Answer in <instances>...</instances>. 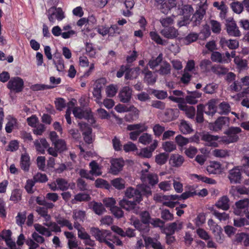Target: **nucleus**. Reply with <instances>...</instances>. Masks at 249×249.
I'll return each mask as SVG.
<instances>
[{
	"mask_svg": "<svg viewBox=\"0 0 249 249\" xmlns=\"http://www.w3.org/2000/svg\"><path fill=\"white\" fill-rule=\"evenodd\" d=\"M90 232L97 240L100 242H105L111 249H114V244L117 246L122 245V241L108 231L100 230L98 228L93 227L91 228Z\"/></svg>",
	"mask_w": 249,
	"mask_h": 249,
	"instance_id": "1",
	"label": "nucleus"
},
{
	"mask_svg": "<svg viewBox=\"0 0 249 249\" xmlns=\"http://www.w3.org/2000/svg\"><path fill=\"white\" fill-rule=\"evenodd\" d=\"M46 14L52 24H54L56 20L61 21L66 18L65 12L61 7L52 6L46 11Z\"/></svg>",
	"mask_w": 249,
	"mask_h": 249,
	"instance_id": "2",
	"label": "nucleus"
},
{
	"mask_svg": "<svg viewBox=\"0 0 249 249\" xmlns=\"http://www.w3.org/2000/svg\"><path fill=\"white\" fill-rule=\"evenodd\" d=\"M241 131L238 127H231L225 132L226 135L220 138V141L227 144L234 142L238 140V134Z\"/></svg>",
	"mask_w": 249,
	"mask_h": 249,
	"instance_id": "3",
	"label": "nucleus"
},
{
	"mask_svg": "<svg viewBox=\"0 0 249 249\" xmlns=\"http://www.w3.org/2000/svg\"><path fill=\"white\" fill-rule=\"evenodd\" d=\"M233 213L235 215H245L249 219V199L240 200L235 203Z\"/></svg>",
	"mask_w": 249,
	"mask_h": 249,
	"instance_id": "4",
	"label": "nucleus"
},
{
	"mask_svg": "<svg viewBox=\"0 0 249 249\" xmlns=\"http://www.w3.org/2000/svg\"><path fill=\"white\" fill-rule=\"evenodd\" d=\"M71 111H72L74 116L76 118H85L90 123L94 122L92 112L90 110H84L80 107H75Z\"/></svg>",
	"mask_w": 249,
	"mask_h": 249,
	"instance_id": "5",
	"label": "nucleus"
},
{
	"mask_svg": "<svg viewBox=\"0 0 249 249\" xmlns=\"http://www.w3.org/2000/svg\"><path fill=\"white\" fill-rule=\"evenodd\" d=\"M225 24L227 32L229 36L236 37L241 36L238 27L232 18H230L226 19Z\"/></svg>",
	"mask_w": 249,
	"mask_h": 249,
	"instance_id": "6",
	"label": "nucleus"
},
{
	"mask_svg": "<svg viewBox=\"0 0 249 249\" xmlns=\"http://www.w3.org/2000/svg\"><path fill=\"white\" fill-rule=\"evenodd\" d=\"M24 82L19 77L12 78L7 84V88L16 92L21 91L23 88Z\"/></svg>",
	"mask_w": 249,
	"mask_h": 249,
	"instance_id": "7",
	"label": "nucleus"
},
{
	"mask_svg": "<svg viewBox=\"0 0 249 249\" xmlns=\"http://www.w3.org/2000/svg\"><path fill=\"white\" fill-rule=\"evenodd\" d=\"M182 14L185 15L182 19L178 22V26L180 27L186 26L190 23V17L191 14L193 12V8L190 5H184L182 9Z\"/></svg>",
	"mask_w": 249,
	"mask_h": 249,
	"instance_id": "8",
	"label": "nucleus"
},
{
	"mask_svg": "<svg viewBox=\"0 0 249 249\" xmlns=\"http://www.w3.org/2000/svg\"><path fill=\"white\" fill-rule=\"evenodd\" d=\"M139 68H136L135 69H129L126 66H122L120 68V70L117 72V77L118 78L122 77L124 73L125 72V78L126 79H130L133 78H135L137 75L132 76L131 74L137 73V71H139Z\"/></svg>",
	"mask_w": 249,
	"mask_h": 249,
	"instance_id": "9",
	"label": "nucleus"
},
{
	"mask_svg": "<svg viewBox=\"0 0 249 249\" xmlns=\"http://www.w3.org/2000/svg\"><path fill=\"white\" fill-rule=\"evenodd\" d=\"M158 144V141L156 140H154L153 143L149 147H145L141 149L137 153L138 155L142 158H150L152 156V152L157 148Z\"/></svg>",
	"mask_w": 249,
	"mask_h": 249,
	"instance_id": "10",
	"label": "nucleus"
},
{
	"mask_svg": "<svg viewBox=\"0 0 249 249\" xmlns=\"http://www.w3.org/2000/svg\"><path fill=\"white\" fill-rule=\"evenodd\" d=\"M208 224L214 233L215 239L218 242L221 243L223 240V235L222 234L221 228L220 226L215 224L214 221L210 219L208 221Z\"/></svg>",
	"mask_w": 249,
	"mask_h": 249,
	"instance_id": "11",
	"label": "nucleus"
},
{
	"mask_svg": "<svg viewBox=\"0 0 249 249\" xmlns=\"http://www.w3.org/2000/svg\"><path fill=\"white\" fill-rule=\"evenodd\" d=\"M12 232L10 230H3L0 235V240H4L10 249H17L16 245L11 239Z\"/></svg>",
	"mask_w": 249,
	"mask_h": 249,
	"instance_id": "12",
	"label": "nucleus"
},
{
	"mask_svg": "<svg viewBox=\"0 0 249 249\" xmlns=\"http://www.w3.org/2000/svg\"><path fill=\"white\" fill-rule=\"evenodd\" d=\"M184 161L183 156L179 154H172L170 157L169 163L172 167L178 168L182 165Z\"/></svg>",
	"mask_w": 249,
	"mask_h": 249,
	"instance_id": "13",
	"label": "nucleus"
},
{
	"mask_svg": "<svg viewBox=\"0 0 249 249\" xmlns=\"http://www.w3.org/2000/svg\"><path fill=\"white\" fill-rule=\"evenodd\" d=\"M160 33L165 38L170 39L176 38L179 35L178 30L173 26H170L162 29Z\"/></svg>",
	"mask_w": 249,
	"mask_h": 249,
	"instance_id": "14",
	"label": "nucleus"
},
{
	"mask_svg": "<svg viewBox=\"0 0 249 249\" xmlns=\"http://www.w3.org/2000/svg\"><path fill=\"white\" fill-rule=\"evenodd\" d=\"M228 178L232 183H238L241 179V170L239 167H235L229 171Z\"/></svg>",
	"mask_w": 249,
	"mask_h": 249,
	"instance_id": "15",
	"label": "nucleus"
},
{
	"mask_svg": "<svg viewBox=\"0 0 249 249\" xmlns=\"http://www.w3.org/2000/svg\"><path fill=\"white\" fill-rule=\"evenodd\" d=\"M110 172L113 175H117L122 169L124 164V160L122 158L113 159L110 161Z\"/></svg>",
	"mask_w": 249,
	"mask_h": 249,
	"instance_id": "16",
	"label": "nucleus"
},
{
	"mask_svg": "<svg viewBox=\"0 0 249 249\" xmlns=\"http://www.w3.org/2000/svg\"><path fill=\"white\" fill-rule=\"evenodd\" d=\"M131 96L132 89L127 86L123 87L119 94L120 101L125 103L128 102L130 100Z\"/></svg>",
	"mask_w": 249,
	"mask_h": 249,
	"instance_id": "17",
	"label": "nucleus"
},
{
	"mask_svg": "<svg viewBox=\"0 0 249 249\" xmlns=\"http://www.w3.org/2000/svg\"><path fill=\"white\" fill-rule=\"evenodd\" d=\"M143 239L146 248L151 246L154 249H165L160 242L156 238L150 237H144Z\"/></svg>",
	"mask_w": 249,
	"mask_h": 249,
	"instance_id": "18",
	"label": "nucleus"
},
{
	"mask_svg": "<svg viewBox=\"0 0 249 249\" xmlns=\"http://www.w3.org/2000/svg\"><path fill=\"white\" fill-rule=\"evenodd\" d=\"M229 119L227 117H219L213 124V129L215 131L220 130L225 126H228L229 124Z\"/></svg>",
	"mask_w": 249,
	"mask_h": 249,
	"instance_id": "19",
	"label": "nucleus"
},
{
	"mask_svg": "<svg viewBox=\"0 0 249 249\" xmlns=\"http://www.w3.org/2000/svg\"><path fill=\"white\" fill-rule=\"evenodd\" d=\"M125 195L128 198H133L137 203H140L142 200V194L138 192V189H134L132 187H129L126 190Z\"/></svg>",
	"mask_w": 249,
	"mask_h": 249,
	"instance_id": "20",
	"label": "nucleus"
},
{
	"mask_svg": "<svg viewBox=\"0 0 249 249\" xmlns=\"http://www.w3.org/2000/svg\"><path fill=\"white\" fill-rule=\"evenodd\" d=\"M207 171L210 174H219L223 171L221 164L217 161H212L207 167Z\"/></svg>",
	"mask_w": 249,
	"mask_h": 249,
	"instance_id": "21",
	"label": "nucleus"
},
{
	"mask_svg": "<svg viewBox=\"0 0 249 249\" xmlns=\"http://www.w3.org/2000/svg\"><path fill=\"white\" fill-rule=\"evenodd\" d=\"M202 140L207 142L209 146L217 147L218 145L217 141L219 137L217 136L212 135L208 133H204L202 136Z\"/></svg>",
	"mask_w": 249,
	"mask_h": 249,
	"instance_id": "22",
	"label": "nucleus"
},
{
	"mask_svg": "<svg viewBox=\"0 0 249 249\" xmlns=\"http://www.w3.org/2000/svg\"><path fill=\"white\" fill-rule=\"evenodd\" d=\"M206 7H200V9L197 10L193 15L192 20L194 26H197L200 24L205 14V9Z\"/></svg>",
	"mask_w": 249,
	"mask_h": 249,
	"instance_id": "23",
	"label": "nucleus"
},
{
	"mask_svg": "<svg viewBox=\"0 0 249 249\" xmlns=\"http://www.w3.org/2000/svg\"><path fill=\"white\" fill-rule=\"evenodd\" d=\"M139 203L136 201H129L125 198L123 199L119 202L120 206L127 211L134 210V212L137 213V211L135 210L136 205Z\"/></svg>",
	"mask_w": 249,
	"mask_h": 249,
	"instance_id": "24",
	"label": "nucleus"
},
{
	"mask_svg": "<svg viewBox=\"0 0 249 249\" xmlns=\"http://www.w3.org/2000/svg\"><path fill=\"white\" fill-rule=\"evenodd\" d=\"M189 178L195 181H201L207 184H214L216 183L215 181L211 178H208L202 175H198L195 174H191L189 175Z\"/></svg>",
	"mask_w": 249,
	"mask_h": 249,
	"instance_id": "25",
	"label": "nucleus"
},
{
	"mask_svg": "<svg viewBox=\"0 0 249 249\" xmlns=\"http://www.w3.org/2000/svg\"><path fill=\"white\" fill-rule=\"evenodd\" d=\"M34 145L36 151L40 154H44L45 149L49 146L48 142L43 138L36 140L34 142Z\"/></svg>",
	"mask_w": 249,
	"mask_h": 249,
	"instance_id": "26",
	"label": "nucleus"
},
{
	"mask_svg": "<svg viewBox=\"0 0 249 249\" xmlns=\"http://www.w3.org/2000/svg\"><path fill=\"white\" fill-rule=\"evenodd\" d=\"M178 108L185 112L186 116L191 119L194 118L196 114L195 108L192 106H189L185 104L178 105Z\"/></svg>",
	"mask_w": 249,
	"mask_h": 249,
	"instance_id": "27",
	"label": "nucleus"
},
{
	"mask_svg": "<svg viewBox=\"0 0 249 249\" xmlns=\"http://www.w3.org/2000/svg\"><path fill=\"white\" fill-rule=\"evenodd\" d=\"M182 222L177 221L170 224L164 229V233L173 234L176 231L180 230L182 228Z\"/></svg>",
	"mask_w": 249,
	"mask_h": 249,
	"instance_id": "28",
	"label": "nucleus"
},
{
	"mask_svg": "<svg viewBox=\"0 0 249 249\" xmlns=\"http://www.w3.org/2000/svg\"><path fill=\"white\" fill-rule=\"evenodd\" d=\"M160 4V11L164 14H167L169 10L176 6V3L175 0H168L167 1H164Z\"/></svg>",
	"mask_w": 249,
	"mask_h": 249,
	"instance_id": "29",
	"label": "nucleus"
},
{
	"mask_svg": "<svg viewBox=\"0 0 249 249\" xmlns=\"http://www.w3.org/2000/svg\"><path fill=\"white\" fill-rule=\"evenodd\" d=\"M220 43L222 47L227 46L230 49H235L239 46V42L236 39L227 40L224 38L221 39Z\"/></svg>",
	"mask_w": 249,
	"mask_h": 249,
	"instance_id": "30",
	"label": "nucleus"
},
{
	"mask_svg": "<svg viewBox=\"0 0 249 249\" xmlns=\"http://www.w3.org/2000/svg\"><path fill=\"white\" fill-rule=\"evenodd\" d=\"M34 228L36 232L46 237H50L52 235L51 231L49 229L45 227V226L38 224L36 223L34 225Z\"/></svg>",
	"mask_w": 249,
	"mask_h": 249,
	"instance_id": "31",
	"label": "nucleus"
},
{
	"mask_svg": "<svg viewBox=\"0 0 249 249\" xmlns=\"http://www.w3.org/2000/svg\"><path fill=\"white\" fill-rule=\"evenodd\" d=\"M142 73L144 74V81L147 84L153 85L156 82L157 77L154 76L152 72L147 68L144 69Z\"/></svg>",
	"mask_w": 249,
	"mask_h": 249,
	"instance_id": "32",
	"label": "nucleus"
},
{
	"mask_svg": "<svg viewBox=\"0 0 249 249\" xmlns=\"http://www.w3.org/2000/svg\"><path fill=\"white\" fill-rule=\"evenodd\" d=\"M148 127L144 123H140L137 124H129L127 125V129L128 130H135L140 134L146 131Z\"/></svg>",
	"mask_w": 249,
	"mask_h": 249,
	"instance_id": "33",
	"label": "nucleus"
},
{
	"mask_svg": "<svg viewBox=\"0 0 249 249\" xmlns=\"http://www.w3.org/2000/svg\"><path fill=\"white\" fill-rule=\"evenodd\" d=\"M216 103L214 100L210 101L208 104L204 106L205 113L209 116H213L216 112Z\"/></svg>",
	"mask_w": 249,
	"mask_h": 249,
	"instance_id": "34",
	"label": "nucleus"
},
{
	"mask_svg": "<svg viewBox=\"0 0 249 249\" xmlns=\"http://www.w3.org/2000/svg\"><path fill=\"white\" fill-rule=\"evenodd\" d=\"M178 109L171 108L167 109L165 112L164 119L166 122H169L175 119L178 117Z\"/></svg>",
	"mask_w": 249,
	"mask_h": 249,
	"instance_id": "35",
	"label": "nucleus"
},
{
	"mask_svg": "<svg viewBox=\"0 0 249 249\" xmlns=\"http://www.w3.org/2000/svg\"><path fill=\"white\" fill-rule=\"evenodd\" d=\"M216 206L223 210H227L230 207L229 199L226 196L221 197L216 203Z\"/></svg>",
	"mask_w": 249,
	"mask_h": 249,
	"instance_id": "36",
	"label": "nucleus"
},
{
	"mask_svg": "<svg viewBox=\"0 0 249 249\" xmlns=\"http://www.w3.org/2000/svg\"><path fill=\"white\" fill-rule=\"evenodd\" d=\"M30 165V159L29 156L27 154L21 155L20 158V166L24 171H28Z\"/></svg>",
	"mask_w": 249,
	"mask_h": 249,
	"instance_id": "37",
	"label": "nucleus"
},
{
	"mask_svg": "<svg viewBox=\"0 0 249 249\" xmlns=\"http://www.w3.org/2000/svg\"><path fill=\"white\" fill-rule=\"evenodd\" d=\"M175 16L172 15L170 17H162L160 19V22L162 26L165 28L172 26L175 21Z\"/></svg>",
	"mask_w": 249,
	"mask_h": 249,
	"instance_id": "38",
	"label": "nucleus"
},
{
	"mask_svg": "<svg viewBox=\"0 0 249 249\" xmlns=\"http://www.w3.org/2000/svg\"><path fill=\"white\" fill-rule=\"evenodd\" d=\"M235 242L242 243L245 246H249V234L243 232L237 233L235 236Z\"/></svg>",
	"mask_w": 249,
	"mask_h": 249,
	"instance_id": "39",
	"label": "nucleus"
},
{
	"mask_svg": "<svg viewBox=\"0 0 249 249\" xmlns=\"http://www.w3.org/2000/svg\"><path fill=\"white\" fill-rule=\"evenodd\" d=\"M179 128L183 134H190L193 131L191 125L184 120H181L179 125Z\"/></svg>",
	"mask_w": 249,
	"mask_h": 249,
	"instance_id": "40",
	"label": "nucleus"
},
{
	"mask_svg": "<svg viewBox=\"0 0 249 249\" xmlns=\"http://www.w3.org/2000/svg\"><path fill=\"white\" fill-rule=\"evenodd\" d=\"M211 60L215 62L225 63L227 60L225 59L224 54H221L218 52H213L211 56Z\"/></svg>",
	"mask_w": 249,
	"mask_h": 249,
	"instance_id": "41",
	"label": "nucleus"
},
{
	"mask_svg": "<svg viewBox=\"0 0 249 249\" xmlns=\"http://www.w3.org/2000/svg\"><path fill=\"white\" fill-rule=\"evenodd\" d=\"M125 182L122 178H118L111 181V184L115 188L118 190H122L125 188Z\"/></svg>",
	"mask_w": 249,
	"mask_h": 249,
	"instance_id": "42",
	"label": "nucleus"
},
{
	"mask_svg": "<svg viewBox=\"0 0 249 249\" xmlns=\"http://www.w3.org/2000/svg\"><path fill=\"white\" fill-rule=\"evenodd\" d=\"M90 172L92 176H98L101 175V168L98 163L94 160L92 161L89 163Z\"/></svg>",
	"mask_w": 249,
	"mask_h": 249,
	"instance_id": "43",
	"label": "nucleus"
},
{
	"mask_svg": "<svg viewBox=\"0 0 249 249\" xmlns=\"http://www.w3.org/2000/svg\"><path fill=\"white\" fill-rule=\"evenodd\" d=\"M151 39L158 44L165 45L166 41L163 39L156 31H151L149 33Z\"/></svg>",
	"mask_w": 249,
	"mask_h": 249,
	"instance_id": "44",
	"label": "nucleus"
},
{
	"mask_svg": "<svg viewBox=\"0 0 249 249\" xmlns=\"http://www.w3.org/2000/svg\"><path fill=\"white\" fill-rule=\"evenodd\" d=\"M72 217L75 220L74 222H83L86 217L85 212L81 210H75L73 211Z\"/></svg>",
	"mask_w": 249,
	"mask_h": 249,
	"instance_id": "45",
	"label": "nucleus"
},
{
	"mask_svg": "<svg viewBox=\"0 0 249 249\" xmlns=\"http://www.w3.org/2000/svg\"><path fill=\"white\" fill-rule=\"evenodd\" d=\"M159 73L162 75H168L171 72V66L167 62H163L158 70Z\"/></svg>",
	"mask_w": 249,
	"mask_h": 249,
	"instance_id": "46",
	"label": "nucleus"
},
{
	"mask_svg": "<svg viewBox=\"0 0 249 249\" xmlns=\"http://www.w3.org/2000/svg\"><path fill=\"white\" fill-rule=\"evenodd\" d=\"M198 36L197 34L192 33L188 35L185 37L181 38L182 42L185 45H189L197 40Z\"/></svg>",
	"mask_w": 249,
	"mask_h": 249,
	"instance_id": "47",
	"label": "nucleus"
},
{
	"mask_svg": "<svg viewBox=\"0 0 249 249\" xmlns=\"http://www.w3.org/2000/svg\"><path fill=\"white\" fill-rule=\"evenodd\" d=\"M74 227L78 231V236L81 239H84L88 237L89 235L84 228L81 227L80 224L77 222L74 223Z\"/></svg>",
	"mask_w": 249,
	"mask_h": 249,
	"instance_id": "48",
	"label": "nucleus"
},
{
	"mask_svg": "<svg viewBox=\"0 0 249 249\" xmlns=\"http://www.w3.org/2000/svg\"><path fill=\"white\" fill-rule=\"evenodd\" d=\"M173 185L175 191L177 193H181L183 191V185L179 177L175 178L173 180Z\"/></svg>",
	"mask_w": 249,
	"mask_h": 249,
	"instance_id": "49",
	"label": "nucleus"
},
{
	"mask_svg": "<svg viewBox=\"0 0 249 249\" xmlns=\"http://www.w3.org/2000/svg\"><path fill=\"white\" fill-rule=\"evenodd\" d=\"M162 148L165 151L170 153L176 149L177 146L173 142L166 141L162 143Z\"/></svg>",
	"mask_w": 249,
	"mask_h": 249,
	"instance_id": "50",
	"label": "nucleus"
},
{
	"mask_svg": "<svg viewBox=\"0 0 249 249\" xmlns=\"http://www.w3.org/2000/svg\"><path fill=\"white\" fill-rule=\"evenodd\" d=\"M162 58V54L160 53L156 58H152L148 62V65L150 68L153 70L154 69L161 63Z\"/></svg>",
	"mask_w": 249,
	"mask_h": 249,
	"instance_id": "51",
	"label": "nucleus"
},
{
	"mask_svg": "<svg viewBox=\"0 0 249 249\" xmlns=\"http://www.w3.org/2000/svg\"><path fill=\"white\" fill-rule=\"evenodd\" d=\"M145 178L144 179H142L143 181H145L146 179L148 183L151 185H154L158 183L159 182L158 177L156 174L146 173Z\"/></svg>",
	"mask_w": 249,
	"mask_h": 249,
	"instance_id": "52",
	"label": "nucleus"
},
{
	"mask_svg": "<svg viewBox=\"0 0 249 249\" xmlns=\"http://www.w3.org/2000/svg\"><path fill=\"white\" fill-rule=\"evenodd\" d=\"M56 183L58 190L62 191L68 190L70 187L69 183L64 178H58L56 179Z\"/></svg>",
	"mask_w": 249,
	"mask_h": 249,
	"instance_id": "53",
	"label": "nucleus"
},
{
	"mask_svg": "<svg viewBox=\"0 0 249 249\" xmlns=\"http://www.w3.org/2000/svg\"><path fill=\"white\" fill-rule=\"evenodd\" d=\"M43 225L47 227L49 229L50 231H51V232H54L57 233L61 231L60 226H59L57 222H51L50 223H43Z\"/></svg>",
	"mask_w": 249,
	"mask_h": 249,
	"instance_id": "54",
	"label": "nucleus"
},
{
	"mask_svg": "<svg viewBox=\"0 0 249 249\" xmlns=\"http://www.w3.org/2000/svg\"><path fill=\"white\" fill-rule=\"evenodd\" d=\"M89 198L90 197L88 194L86 193H79L74 196V198L71 200V202L74 204L77 201H88Z\"/></svg>",
	"mask_w": 249,
	"mask_h": 249,
	"instance_id": "55",
	"label": "nucleus"
},
{
	"mask_svg": "<svg viewBox=\"0 0 249 249\" xmlns=\"http://www.w3.org/2000/svg\"><path fill=\"white\" fill-rule=\"evenodd\" d=\"M206 221V216L204 213H198L196 218L193 220L196 227L202 226Z\"/></svg>",
	"mask_w": 249,
	"mask_h": 249,
	"instance_id": "56",
	"label": "nucleus"
},
{
	"mask_svg": "<svg viewBox=\"0 0 249 249\" xmlns=\"http://www.w3.org/2000/svg\"><path fill=\"white\" fill-rule=\"evenodd\" d=\"M152 135L146 133H143L139 137V142L144 145H147L149 144L152 142Z\"/></svg>",
	"mask_w": 249,
	"mask_h": 249,
	"instance_id": "57",
	"label": "nucleus"
},
{
	"mask_svg": "<svg viewBox=\"0 0 249 249\" xmlns=\"http://www.w3.org/2000/svg\"><path fill=\"white\" fill-rule=\"evenodd\" d=\"M57 224L61 227H67L70 230L73 229V226L70 221L64 218L60 217L56 220Z\"/></svg>",
	"mask_w": 249,
	"mask_h": 249,
	"instance_id": "58",
	"label": "nucleus"
},
{
	"mask_svg": "<svg viewBox=\"0 0 249 249\" xmlns=\"http://www.w3.org/2000/svg\"><path fill=\"white\" fill-rule=\"evenodd\" d=\"M117 90V86L113 84L107 86L106 89L107 95L109 97H112L116 95Z\"/></svg>",
	"mask_w": 249,
	"mask_h": 249,
	"instance_id": "59",
	"label": "nucleus"
},
{
	"mask_svg": "<svg viewBox=\"0 0 249 249\" xmlns=\"http://www.w3.org/2000/svg\"><path fill=\"white\" fill-rule=\"evenodd\" d=\"M234 62L237 67L240 69H245L248 66L247 61L245 59H243L239 56H236V57H235Z\"/></svg>",
	"mask_w": 249,
	"mask_h": 249,
	"instance_id": "60",
	"label": "nucleus"
},
{
	"mask_svg": "<svg viewBox=\"0 0 249 249\" xmlns=\"http://www.w3.org/2000/svg\"><path fill=\"white\" fill-rule=\"evenodd\" d=\"M204 110V106L200 104L197 106V113L196 121L197 123H202L203 121V111Z\"/></svg>",
	"mask_w": 249,
	"mask_h": 249,
	"instance_id": "61",
	"label": "nucleus"
},
{
	"mask_svg": "<svg viewBox=\"0 0 249 249\" xmlns=\"http://www.w3.org/2000/svg\"><path fill=\"white\" fill-rule=\"evenodd\" d=\"M168 159V155L165 153H161L157 155L155 157V162L159 165L165 164Z\"/></svg>",
	"mask_w": 249,
	"mask_h": 249,
	"instance_id": "62",
	"label": "nucleus"
},
{
	"mask_svg": "<svg viewBox=\"0 0 249 249\" xmlns=\"http://www.w3.org/2000/svg\"><path fill=\"white\" fill-rule=\"evenodd\" d=\"M213 155L217 158H226L229 157V151L225 149H216L213 152Z\"/></svg>",
	"mask_w": 249,
	"mask_h": 249,
	"instance_id": "63",
	"label": "nucleus"
},
{
	"mask_svg": "<svg viewBox=\"0 0 249 249\" xmlns=\"http://www.w3.org/2000/svg\"><path fill=\"white\" fill-rule=\"evenodd\" d=\"M175 141L178 145L181 147L187 145L190 142L189 139L185 138L181 135H178L176 137Z\"/></svg>",
	"mask_w": 249,
	"mask_h": 249,
	"instance_id": "64",
	"label": "nucleus"
}]
</instances>
